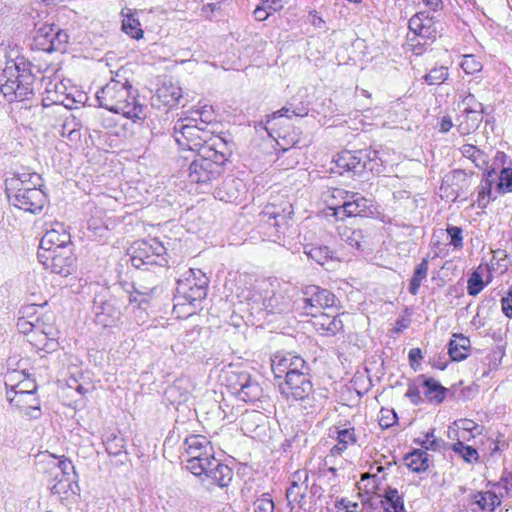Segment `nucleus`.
Returning a JSON list of instances; mask_svg holds the SVG:
<instances>
[{
	"mask_svg": "<svg viewBox=\"0 0 512 512\" xmlns=\"http://www.w3.org/2000/svg\"><path fill=\"white\" fill-rule=\"evenodd\" d=\"M122 31L136 40L141 39L144 34L139 19L130 11L127 14H123Z\"/></svg>",
	"mask_w": 512,
	"mask_h": 512,
	"instance_id": "38",
	"label": "nucleus"
},
{
	"mask_svg": "<svg viewBox=\"0 0 512 512\" xmlns=\"http://www.w3.org/2000/svg\"><path fill=\"white\" fill-rule=\"evenodd\" d=\"M32 64L24 56L7 59L0 68V91L9 103L28 100L34 95Z\"/></svg>",
	"mask_w": 512,
	"mask_h": 512,
	"instance_id": "6",
	"label": "nucleus"
},
{
	"mask_svg": "<svg viewBox=\"0 0 512 512\" xmlns=\"http://www.w3.org/2000/svg\"><path fill=\"white\" fill-rule=\"evenodd\" d=\"M43 179L36 172L13 174L5 180V192L11 205L25 212L37 214L47 203Z\"/></svg>",
	"mask_w": 512,
	"mask_h": 512,
	"instance_id": "4",
	"label": "nucleus"
},
{
	"mask_svg": "<svg viewBox=\"0 0 512 512\" xmlns=\"http://www.w3.org/2000/svg\"><path fill=\"white\" fill-rule=\"evenodd\" d=\"M409 29L416 35L423 38H434L435 29L433 19L426 12H419L413 15L409 20Z\"/></svg>",
	"mask_w": 512,
	"mask_h": 512,
	"instance_id": "32",
	"label": "nucleus"
},
{
	"mask_svg": "<svg viewBox=\"0 0 512 512\" xmlns=\"http://www.w3.org/2000/svg\"><path fill=\"white\" fill-rule=\"evenodd\" d=\"M460 152L461 154L472 160V158H475V157H481V150H479L476 146L472 145V144H464L461 148H460Z\"/></svg>",
	"mask_w": 512,
	"mask_h": 512,
	"instance_id": "57",
	"label": "nucleus"
},
{
	"mask_svg": "<svg viewBox=\"0 0 512 512\" xmlns=\"http://www.w3.org/2000/svg\"><path fill=\"white\" fill-rule=\"evenodd\" d=\"M408 469L415 473L425 472L429 468V455L425 450L414 449L404 456Z\"/></svg>",
	"mask_w": 512,
	"mask_h": 512,
	"instance_id": "34",
	"label": "nucleus"
},
{
	"mask_svg": "<svg viewBox=\"0 0 512 512\" xmlns=\"http://www.w3.org/2000/svg\"><path fill=\"white\" fill-rule=\"evenodd\" d=\"M469 348V338L454 334L448 344V353L453 361H462L467 358Z\"/></svg>",
	"mask_w": 512,
	"mask_h": 512,
	"instance_id": "35",
	"label": "nucleus"
},
{
	"mask_svg": "<svg viewBox=\"0 0 512 512\" xmlns=\"http://www.w3.org/2000/svg\"><path fill=\"white\" fill-rule=\"evenodd\" d=\"M460 67L467 75H473L482 70L483 64L473 54L463 55Z\"/></svg>",
	"mask_w": 512,
	"mask_h": 512,
	"instance_id": "46",
	"label": "nucleus"
},
{
	"mask_svg": "<svg viewBox=\"0 0 512 512\" xmlns=\"http://www.w3.org/2000/svg\"><path fill=\"white\" fill-rule=\"evenodd\" d=\"M128 254L132 266L136 269L152 270L168 264L167 249L157 238L134 242Z\"/></svg>",
	"mask_w": 512,
	"mask_h": 512,
	"instance_id": "9",
	"label": "nucleus"
},
{
	"mask_svg": "<svg viewBox=\"0 0 512 512\" xmlns=\"http://www.w3.org/2000/svg\"><path fill=\"white\" fill-rule=\"evenodd\" d=\"M498 187L503 192L512 191V168H503L500 172Z\"/></svg>",
	"mask_w": 512,
	"mask_h": 512,
	"instance_id": "54",
	"label": "nucleus"
},
{
	"mask_svg": "<svg viewBox=\"0 0 512 512\" xmlns=\"http://www.w3.org/2000/svg\"><path fill=\"white\" fill-rule=\"evenodd\" d=\"M397 421V415L394 410L390 409H381L379 425L383 429H387L391 427Z\"/></svg>",
	"mask_w": 512,
	"mask_h": 512,
	"instance_id": "56",
	"label": "nucleus"
},
{
	"mask_svg": "<svg viewBox=\"0 0 512 512\" xmlns=\"http://www.w3.org/2000/svg\"><path fill=\"white\" fill-rule=\"evenodd\" d=\"M462 104L464 105V112H483L482 103L478 102L475 96L468 93L463 99Z\"/></svg>",
	"mask_w": 512,
	"mask_h": 512,
	"instance_id": "53",
	"label": "nucleus"
},
{
	"mask_svg": "<svg viewBox=\"0 0 512 512\" xmlns=\"http://www.w3.org/2000/svg\"><path fill=\"white\" fill-rule=\"evenodd\" d=\"M106 452L111 456L120 455L125 448V440L115 433H107L103 439Z\"/></svg>",
	"mask_w": 512,
	"mask_h": 512,
	"instance_id": "44",
	"label": "nucleus"
},
{
	"mask_svg": "<svg viewBox=\"0 0 512 512\" xmlns=\"http://www.w3.org/2000/svg\"><path fill=\"white\" fill-rule=\"evenodd\" d=\"M208 285L209 279L204 272L200 269H189L177 281L174 310L187 307L184 311L187 315L195 313L207 296Z\"/></svg>",
	"mask_w": 512,
	"mask_h": 512,
	"instance_id": "7",
	"label": "nucleus"
},
{
	"mask_svg": "<svg viewBox=\"0 0 512 512\" xmlns=\"http://www.w3.org/2000/svg\"><path fill=\"white\" fill-rule=\"evenodd\" d=\"M428 274V259L423 258L421 262L415 267L413 276L410 280L408 291L412 295H417L422 281L426 279Z\"/></svg>",
	"mask_w": 512,
	"mask_h": 512,
	"instance_id": "39",
	"label": "nucleus"
},
{
	"mask_svg": "<svg viewBox=\"0 0 512 512\" xmlns=\"http://www.w3.org/2000/svg\"><path fill=\"white\" fill-rule=\"evenodd\" d=\"M434 432L435 429H431L424 435L423 439L418 438L415 439L414 442L423 447L425 450L437 451L440 449L441 444L440 441L435 437Z\"/></svg>",
	"mask_w": 512,
	"mask_h": 512,
	"instance_id": "50",
	"label": "nucleus"
},
{
	"mask_svg": "<svg viewBox=\"0 0 512 512\" xmlns=\"http://www.w3.org/2000/svg\"><path fill=\"white\" fill-rule=\"evenodd\" d=\"M123 307L124 302L121 299L102 288L93 299L92 313L95 323L103 328L116 326L121 320Z\"/></svg>",
	"mask_w": 512,
	"mask_h": 512,
	"instance_id": "12",
	"label": "nucleus"
},
{
	"mask_svg": "<svg viewBox=\"0 0 512 512\" xmlns=\"http://www.w3.org/2000/svg\"><path fill=\"white\" fill-rule=\"evenodd\" d=\"M69 36L66 31L54 24H43L37 28L33 37L32 48L47 53L65 51Z\"/></svg>",
	"mask_w": 512,
	"mask_h": 512,
	"instance_id": "16",
	"label": "nucleus"
},
{
	"mask_svg": "<svg viewBox=\"0 0 512 512\" xmlns=\"http://www.w3.org/2000/svg\"><path fill=\"white\" fill-rule=\"evenodd\" d=\"M100 107L113 113L122 114L133 121L146 117V107L138 100L137 90L133 88L128 79L118 70L105 86L96 93Z\"/></svg>",
	"mask_w": 512,
	"mask_h": 512,
	"instance_id": "3",
	"label": "nucleus"
},
{
	"mask_svg": "<svg viewBox=\"0 0 512 512\" xmlns=\"http://www.w3.org/2000/svg\"><path fill=\"white\" fill-rule=\"evenodd\" d=\"M280 393L291 401H300L306 403L310 407L311 395L314 392L311 381L310 370H304L300 373H294L287 376L284 381H278Z\"/></svg>",
	"mask_w": 512,
	"mask_h": 512,
	"instance_id": "14",
	"label": "nucleus"
},
{
	"mask_svg": "<svg viewBox=\"0 0 512 512\" xmlns=\"http://www.w3.org/2000/svg\"><path fill=\"white\" fill-rule=\"evenodd\" d=\"M485 287L481 273L474 271L467 281V292L470 296L478 295Z\"/></svg>",
	"mask_w": 512,
	"mask_h": 512,
	"instance_id": "49",
	"label": "nucleus"
},
{
	"mask_svg": "<svg viewBox=\"0 0 512 512\" xmlns=\"http://www.w3.org/2000/svg\"><path fill=\"white\" fill-rule=\"evenodd\" d=\"M463 119L457 125L460 134L466 135L476 130L482 121V112H464Z\"/></svg>",
	"mask_w": 512,
	"mask_h": 512,
	"instance_id": "41",
	"label": "nucleus"
},
{
	"mask_svg": "<svg viewBox=\"0 0 512 512\" xmlns=\"http://www.w3.org/2000/svg\"><path fill=\"white\" fill-rule=\"evenodd\" d=\"M453 451L459 454L466 462L471 463L478 459L477 450L469 445H465L463 442L458 441L453 444Z\"/></svg>",
	"mask_w": 512,
	"mask_h": 512,
	"instance_id": "48",
	"label": "nucleus"
},
{
	"mask_svg": "<svg viewBox=\"0 0 512 512\" xmlns=\"http://www.w3.org/2000/svg\"><path fill=\"white\" fill-rule=\"evenodd\" d=\"M384 498L387 503L386 512H406L404 500L396 488L388 487L385 490Z\"/></svg>",
	"mask_w": 512,
	"mask_h": 512,
	"instance_id": "42",
	"label": "nucleus"
},
{
	"mask_svg": "<svg viewBox=\"0 0 512 512\" xmlns=\"http://www.w3.org/2000/svg\"><path fill=\"white\" fill-rule=\"evenodd\" d=\"M195 118H180L174 125V138L179 148L192 153H199L205 146H211L213 133L206 127L195 124Z\"/></svg>",
	"mask_w": 512,
	"mask_h": 512,
	"instance_id": "10",
	"label": "nucleus"
},
{
	"mask_svg": "<svg viewBox=\"0 0 512 512\" xmlns=\"http://www.w3.org/2000/svg\"><path fill=\"white\" fill-rule=\"evenodd\" d=\"M337 444L331 448V454L333 456L341 455L349 445L356 443L355 428H344L336 431Z\"/></svg>",
	"mask_w": 512,
	"mask_h": 512,
	"instance_id": "37",
	"label": "nucleus"
},
{
	"mask_svg": "<svg viewBox=\"0 0 512 512\" xmlns=\"http://www.w3.org/2000/svg\"><path fill=\"white\" fill-rule=\"evenodd\" d=\"M156 287H140L134 288V292L128 296L129 306L128 308L134 312L135 320L138 324L146 322L147 313L146 310L150 304V297Z\"/></svg>",
	"mask_w": 512,
	"mask_h": 512,
	"instance_id": "26",
	"label": "nucleus"
},
{
	"mask_svg": "<svg viewBox=\"0 0 512 512\" xmlns=\"http://www.w3.org/2000/svg\"><path fill=\"white\" fill-rule=\"evenodd\" d=\"M293 213V206L290 201L279 199L268 203L264 207L259 214V221L267 226V230H274V232L269 233V237H274L273 241L276 242L288 229Z\"/></svg>",
	"mask_w": 512,
	"mask_h": 512,
	"instance_id": "11",
	"label": "nucleus"
},
{
	"mask_svg": "<svg viewBox=\"0 0 512 512\" xmlns=\"http://www.w3.org/2000/svg\"><path fill=\"white\" fill-rule=\"evenodd\" d=\"M416 381L424 388V396L429 402L440 404L444 401L448 390L437 380L422 374L416 378Z\"/></svg>",
	"mask_w": 512,
	"mask_h": 512,
	"instance_id": "31",
	"label": "nucleus"
},
{
	"mask_svg": "<svg viewBox=\"0 0 512 512\" xmlns=\"http://www.w3.org/2000/svg\"><path fill=\"white\" fill-rule=\"evenodd\" d=\"M450 238L449 244L453 246L455 250L463 248V230L461 227L448 225L446 229Z\"/></svg>",
	"mask_w": 512,
	"mask_h": 512,
	"instance_id": "52",
	"label": "nucleus"
},
{
	"mask_svg": "<svg viewBox=\"0 0 512 512\" xmlns=\"http://www.w3.org/2000/svg\"><path fill=\"white\" fill-rule=\"evenodd\" d=\"M42 83L44 85L42 99L44 107L56 105L72 109L75 103H81V100H76L72 93L67 91V86L61 80L43 77Z\"/></svg>",
	"mask_w": 512,
	"mask_h": 512,
	"instance_id": "18",
	"label": "nucleus"
},
{
	"mask_svg": "<svg viewBox=\"0 0 512 512\" xmlns=\"http://www.w3.org/2000/svg\"><path fill=\"white\" fill-rule=\"evenodd\" d=\"M495 174L494 170L488 171L485 179L481 182V190L478 193V202L479 205L486 206L489 203L490 195H491V185L492 181L491 177Z\"/></svg>",
	"mask_w": 512,
	"mask_h": 512,
	"instance_id": "47",
	"label": "nucleus"
},
{
	"mask_svg": "<svg viewBox=\"0 0 512 512\" xmlns=\"http://www.w3.org/2000/svg\"><path fill=\"white\" fill-rule=\"evenodd\" d=\"M211 146H205L189 165V180L197 184H207L218 178L224 171L232 155L233 143L220 136L211 139Z\"/></svg>",
	"mask_w": 512,
	"mask_h": 512,
	"instance_id": "5",
	"label": "nucleus"
},
{
	"mask_svg": "<svg viewBox=\"0 0 512 512\" xmlns=\"http://www.w3.org/2000/svg\"><path fill=\"white\" fill-rule=\"evenodd\" d=\"M251 308L257 311H264L267 314L287 313L292 309L291 299L282 291H267L265 296L252 298Z\"/></svg>",
	"mask_w": 512,
	"mask_h": 512,
	"instance_id": "21",
	"label": "nucleus"
},
{
	"mask_svg": "<svg viewBox=\"0 0 512 512\" xmlns=\"http://www.w3.org/2000/svg\"><path fill=\"white\" fill-rule=\"evenodd\" d=\"M302 295V311L305 315L316 316L322 309L336 306V296L330 290L317 285L305 286Z\"/></svg>",
	"mask_w": 512,
	"mask_h": 512,
	"instance_id": "17",
	"label": "nucleus"
},
{
	"mask_svg": "<svg viewBox=\"0 0 512 512\" xmlns=\"http://www.w3.org/2000/svg\"><path fill=\"white\" fill-rule=\"evenodd\" d=\"M19 330L30 335L32 340L37 341L36 345H41V349L53 350L56 346V342L52 335V327L41 329L39 324H33L32 322L20 319L17 323Z\"/></svg>",
	"mask_w": 512,
	"mask_h": 512,
	"instance_id": "27",
	"label": "nucleus"
},
{
	"mask_svg": "<svg viewBox=\"0 0 512 512\" xmlns=\"http://www.w3.org/2000/svg\"><path fill=\"white\" fill-rule=\"evenodd\" d=\"M346 194L343 205L335 209L336 216L343 214L348 217H368L374 214L375 206L371 199H367L359 193L347 192Z\"/></svg>",
	"mask_w": 512,
	"mask_h": 512,
	"instance_id": "22",
	"label": "nucleus"
},
{
	"mask_svg": "<svg viewBox=\"0 0 512 512\" xmlns=\"http://www.w3.org/2000/svg\"><path fill=\"white\" fill-rule=\"evenodd\" d=\"M292 104H289L288 106H284L282 107L281 109L275 111L272 113V115L270 116V119L268 120V123L271 121V120H275L277 118H280V117H286V118H292L293 117V114H292Z\"/></svg>",
	"mask_w": 512,
	"mask_h": 512,
	"instance_id": "59",
	"label": "nucleus"
},
{
	"mask_svg": "<svg viewBox=\"0 0 512 512\" xmlns=\"http://www.w3.org/2000/svg\"><path fill=\"white\" fill-rule=\"evenodd\" d=\"M186 468L202 482L221 488L227 487L233 478V470L215 457L211 442L203 435H190L183 443Z\"/></svg>",
	"mask_w": 512,
	"mask_h": 512,
	"instance_id": "1",
	"label": "nucleus"
},
{
	"mask_svg": "<svg viewBox=\"0 0 512 512\" xmlns=\"http://www.w3.org/2000/svg\"><path fill=\"white\" fill-rule=\"evenodd\" d=\"M226 386L230 392L244 402H255L263 396V389L256 378L247 371L226 373Z\"/></svg>",
	"mask_w": 512,
	"mask_h": 512,
	"instance_id": "13",
	"label": "nucleus"
},
{
	"mask_svg": "<svg viewBox=\"0 0 512 512\" xmlns=\"http://www.w3.org/2000/svg\"><path fill=\"white\" fill-rule=\"evenodd\" d=\"M309 22L316 28L326 30V23L317 11L309 13Z\"/></svg>",
	"mask_w": 512,
	"mask_h": 512,
	"instance_id": "60",
	"label": "nucleus"
},
{
	"mask_svg": "<svg viewBox=\"0 0 512 512\" xmlns=\"http://www.w3.org/2000/svg\"><path fill=\"white\" fill-rule=\"evenodd\" d=\"M38 259L46 270L67 277L74 270L75 258L71 248H62L54 252H38Z\"/></svg>",
	"mask_w": 512,
	"mask_h": 512,
	"instance_id": "19",
	"label": "nucleus"
},
{
	"mask_svg": "<svg viewBox=\"0 0 512 512\" xmlns=\"http://www.w3.org/2000/svg\"><path fill=\"white\" fill-rule=\"evenodd\" d=\"M36 466L50 478L48 488L54 500L64 505L76 502L80 493L79 475L70 459L44 452L37 456Z\"/></svg>",
	"mask_w": 512,
	"mask_h": 512,
	"instance_id": "2",
	"label": "nucleus"
},
{
	"mask_svg": "<svg viewBox=\"0 0 512 512\" xmlns=\"http://www.w3.org/2000/svg\"><path fill=\"white\" fill-rule=\"evenodd\" d=\"M308 489V472L298 470L293 474V480L290 487L286 491L288 505L296 503L302 506L305 502L306 490Z\"/></svg>",
	"mask_w": 512,
	"mask_h": 512,
	"instance_id": "29",
	"label": "nucleus"
},
{
	"mask_svg": "<svg viewBox=\"0 0 512 512\" xmlns=\"http://www.w3.org/2000/svg\"><path fill=\"white\" fill-rule=\"evenodd\" d=\"M80 127V123L74 116L71 115L64 120L59 133L62 137H66L70 141H77L81 137Z\"/></svg>",
	"mask_w": 512,
	"mask_h": 512,
	"instance_id": "43",
	"label": "nucleus"
},
{
	"mask_svg": "<svg viewBox=\"0 0 512 512\" xmlns=\"http://www.w3.org/2000/svg\"><path fill=\"white\" fill-rule=\"evenodd\" d=\"M182 96V88L178 83L173 82L172 79H165L156 90L153 100L158 103V106L173 108L179 104Z\"/></svg>",
	"mask_w": 512,
	"mask_h": 512,
	"instance_id": "28",
	"label": "nucleus"
},
{
	"mask_svg": "<svg viewBox=\"0 0 512 512\" xmlns=\"http://www.w3.org/2000/svg\"><path fill=\"white\" fill-rule=\"evenodd\" d=\"M339 234L347 245L356 250L363 251L369 245V237L362 229L343 227Z\"/></svg>",
	"mask_w": 512,
	"mask_h": 512,
	"instance_id": "33",
	"label": "nucleus"
},
{
	"mask_svg": "<svg viewBox=\"0 0 512 512\" xmlns=\"http://www.w3.org/2000/svg\"><path fill=\"white\" fill-rule=\"evenodd\" d=\"M469 185L468 174L464 170L455 169L443 177L440 190L446 198H451L454 201L466 192Z\"/></svg>",
	"mask_w": 512,
	"mask_h": 512,
	"instance_id": "24",
	"label": "nucleus"
},
{
	"mask_svg": "<svg viewBox=\"0 0 512 512\" xmlns=\"http://www.w3.org/2000/svg\"><path fill=\"white\" fill-rule=\"evenodd\" d=\"M271 369L275 379L284 381L291 374L310 370L308 363L293 353H277L271 359Z\"/></svg>",
	"mask_w": 512,
	"mask_h": 512,
	"instance_id": "20",
	"label": "nucleus"
},
{
	"mask_svg": "<svg viewBox=\"0 0 512 512\" xmlns=\"http://www.w3.org/2000/svg\"><path fill=\"white\" fill-rule=\"evenodd\" d=\"M453 127V122L450 116H443L440 121V132L447 133Z\"/></svg>",
	"mask_w": 512,
	"mask_h": 512,
	"instance_id": "64",
	"label": "nucleus"
},
{
	"mask_svg": "<svg viewBox=\"0 0 512 512\" xmlns=\"http://www.w3.org/2000/svg\"><path fill=\"white\" fill-rule=\"evenodd\" d=\"M304 254L321 266L336 258L334 251L328 246L305 245Z\"/></svg>",
	"mask_w": 512,
	"mask_h": 512,
	"instance_id": "36",
	"label": "nucleus"
},
{
	"mask_svg": "<svg viewBox=\"0 0 512 512\" xmlns=\"http://www.w3.org/2000/svg\"><path fill=\"white\" fill-rule=\"evenodd\" d=\"M417 383L418 382L416 380L414 382H410L408 384V389L405 394V396L409 398L411 403L414 405H419L424 401L420 394L419 384Z\"/></svg>",
	"mask_w": 512,
	"mask_h": 512,
	"instance_id": "55",
	"label": "nucleus"
},
{
	"mask_svg": "<svg viewBox=\"0 0 512 512\" xmlns=\"http://www.w3.org/2000/svg\"><path fill=\"white\" fill-rule=\"evenodd\" d=\"M36 385L32 382L20 383L7 391L9 403L21 413L31 418L40 415V401L36 396Z\"/></svg>",
	"mask_w": 512,
	"mask_h": 512,
	"instance_id": "15",
	"label": "nucleus"
},
{
	"mask_svg": "<svg viewBox=\"0 0 512 512\" xmlns=\"http://www.w3.org/2000/svg\"><path fill=\"white\" fill-rule=\"evenodd\" d=\"M502 310L508 317H512V290H510L506 297L502 298Z\"/></svg>",
	"mask_w": 512,
	"mask_h": 512,
	"instance_id": "61",
	"label": "nucleus"
},
{
	"mask_svg": "<svg viewBox=\"0 0 512 512\" xmlns=\"http://www.w3.org/2000/svg\"><path fill=\"white\" fill-rule=\"evenodd\" d=\"M333 162L335 169L332 168V171L340 175L347 172L351 176H361L367 171L379 174L383 165L379 151L372 148L356 151L344 150L335 156Z\"/></svg>",
	"mask_w": 512,
	"mask_h": 512,
	"instance_id": "8",
	"label": "nucleus"
},
{
	"mask_svg": "<svg viewBox=\"0 0 512 512\" xmlns=\"http://www.w3.org/2000/svg\"><path fill=\"white\" fill-rule=\"evenodd\" d=\"M255 512H274L275 504L269 493H263L254 501Z\"/></svg>",
	"mask_w": 512,
	"mask_h": 512,
	"instance_id": "51",
	"label": "nucleus"
},
{
	"mask_svg": "<svg viewBox=\"0 0 512 512\" xmlns=\"http://www.w3.org/2000/svg\"><path fill=\"white\" fill-rule=\"evenodd\" d=\"M186 118H195L196 121H193L195 124L200 125L202 127H208L216 123V117L214 114V110L212 106L205 105L199 109L193 110L190 112V115Z\"/></svg>",
	"mask_w": 512,
	"mask_h": 512,
	"instance_id": "40",
	"label": "nucleus"
},
{
	"mask_svg": "<svg viewBox=\"0 0 512 512\" xmlns=\"http://www.w3.org/2000/svg\"><path fill=\"white\" fill-rule=\"evenodd\" d=\"M88 228L90 230H92L94 232V234L99 236V237H105L107 232H108L107 226L98 225L97 224V219H95V218H91L89 220Z\"/></svg>",
	"mask_w": 512,
	"mask_h": 512,
	"instance_id": "58",
	"label": "nucleus"
},
{
	"mask_svg": "<svg viewBox=\"0 0 512 512\" xmlns=\"http://www.w3.org/2000/svg\"><path fill=\"white\" fill-rule=\"evenodd\" d=\"M474 500H475V503L481 508V509H486L487 507H489L488 503H487V493L486 492H478L475 496H474Z\"/></svg>",
	"mask_w": 512,
	"mask_h": 512,
	"instance_id": "63",
	"label": "nucleus"
},
{
	"mask_svg": "<svg viewBox=\"0 0 512 512\" xmlns=\"http://www.w3.org/2000/svg\"><path fill=\"white\" fill-rule=\"evenodd\" d=\"M314 317L313 325L318 333L324 336H334L344 328L340 315H330L319 312Z\"/></svg>",
	"mask_w": 512,
	"mask_h": 512,
	"instance_id": "30",
	"label": "nucleus"
},
{
	"mask_svg": "<svg viewBox=\"0 0 512 512\" xmlns=\"http://www.w3.org/2000/svg\"><path fill=\"white\" fill-rule=\"evenodd\" d=\"M409 362L411 367L416 371L417 367L415 363L422 359V351L420 348H412L408 354Z\"/></svg>",
	"mask_w": 512,
	"mask_h": 512,
	"instance_id": "62",
	"label": "nucleus"
},
{
	"mask_svg": "<svg viewBox=\"0 0 512 512\" xmlns=\"http://www.w3.org/2000/svg\"><path fill=\"white\" fill-rule=\"evenodd\" d=\"M449 73L447 67L440 66L432 68L423 76L424 81L429 85H439L448 79Z\"/></svg>",
	"mask_w": 512,
	"mask_h": 512,
	"instance_id": "45",
	"label": "nucleus"
},
{
	"mask_svg": "<svg viewBox=\"0 0 512 512\" xmlns=\"http://www.w3.org/2000/svg\"><path fill=\"white\" fill-rule=\"evenodd\" d=\"M71 236L66 231L65 227L61 223H55V225L47 230L43 235L39 245V252H54L62 248H70Z\"/></svg>",
	"mask_w": 512,
	"mask_h": 512,
	"instance_id": "25",
	"label": "nucleus"
},
{
	"mask_svg": "<svg viewBox=\"0 0 512 512\" xmlns=\"http://www.w3.org/2000/svg\"><path fill=\"white\" fill-rule=\"evenodd\" d=\"M247 193L246 183L237 177H226L214 192L216 199L226 203H238Z\"/></svg>",
	"mask_w": 512,
	"mask_h": 512,
	"instance_id": "23",
	"label": "nucleus"
}]
</instances>
